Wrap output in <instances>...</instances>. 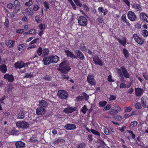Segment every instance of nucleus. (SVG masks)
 Returning a JSON list of instances; mask_svg holds the SVG:
<instances>
[{"instance_id": "nucleus-1", "label": "nucleus", "mask_w": 148, "mask_h": 148, "mask_svg": "<svg viewBox=\"0 0 148 148\" xmlns=\"http://www.w3.org/2000/svg\"><path fill=\"white\" fill-rule=\"evenodd\" d=\"M59 67L60 68L58 70L64 73H67L71 69L68 64L65 61L61 62L59 65Z\"/></svg>"}, {"instance_id": "nucleus-2", "label": "nucleus", "mask_w": 148, "mask_h": 148, "mask_svg": "<svg viewBox=\"0 0 148 148\" xmlns=\"http://www.w3.org/2000/svg\"><path fill=\"white\" fill-rule=\"evenodd\" d=\"M117 71L118 75L121 77H124L126 78H130V75L127 69L123 66L121 67V69H117Z\"/></svg>"}, {"instance_id": "nucleus-3", "label": "nucleus", "mask_w": 148, "mask_h": 148, "mask_svg": "<svg viewBox=\"0 0 148 148\" xmlns=\"http://www.w3.org/2000/svg\"><path fill=\"white\" fill-rule=\"evenodd\" d=\"M16 127L19 128H27L29 126V124L24 121H19L16 123Z\"/></svg>"}, {"instance_id": "nucleus-4", "label": "nucleus", "mask_w": 148, "mask_h": 148, "mask_svg": "<svg viewBox=\"0 0 148 148\" xmlns=\"http://www.w3.org/2000/svg\"><path fill=\"white\" fill-rule=\"evenodd\" d=\"M58 96L61 99H65L68 97V95L66 91L64 90H60L58 91Z\"/></svg>"}, {"instance_id": "nucleus-5", "label": "nucleus", "mask_w": 148, "mask_h": 148, "mask_svg": "<svg viewBox=\"0 0 148 148\" xmlns=\"http://www.w3.org/2000/svg\"><path fill=\"white\" fill-rule=\"evenodd\" d=\"M127 16L128 18L131 21H134L136 19V16L133 12L131 11L128 12Z\"/></svg>"}, {"instance_id": "nucleus-6", "label": "nucleus", "mask_w": 148, "mask_h": 148, "mask_svg": "<svg viewBox=\"0 0 148 148\" xmlns=\"http://www.w3.org/2000/svg\"><path fill=\"white\" fill-rule=\"evenodd\" d=\"M87 20L83 16H81L78 19V22L79 24L82 26H85L87 24Z\"/></svg>"}, {"instance_id": "nucleus-7", "label": "nucleus", "mask_w": 148, "mask_h": 148, "mask_svg": "<svg viewBox=\"0 0 148 148\" xmlns=\"http://www.w3.org/2000/svg\"><path fill=\"white\" fill-rule=\"evenodd\" d=\"M75 58H78L81 60H84L85 59V56L79 50H75Z\"/></svg>"}, {"instance_id": "nucleus-8", "label": "nucleus", "mask_w": 148, "mask_h": 148, "mask_svg": "<svg viewBox=\"0 0 148 148\" xmlns=\"http://www.w3.org/2000/svg\"><path fill=\"white\" fill-rule=\"evenodd\" d=\"M87 81L92 85H94L96 83L94 77L92 75H88L87 77Z\"/></svg>"}, {"instance_id": "nucleus-9", "label": "nucleus", "mask_w": 148, "mask_h": 148, "mask_svg": "<svg viewBox=\"0 0 148 148\" xmlns=\"http://www.w3.org/2000/svg\"><path fill=\"white\" fill-rule=\"evenodd\" d=\"M92 58L93 61L95 64L101 66L103 65L102 61L101 60L100 58L98 56H93Z\"/></svg>"}, {"instance_id": "nucleus-10", "label": "nucleus", "mask_w": 148, "mask_h": 148, "mask_svg": "<svg viewBox=\"0 0 148 148\" xmlns=\"http://www.w3.org/2000/svg\"><path fill=\"white\" fill-rule=\"evenodd\" d=\"M133 38L135 40L139 45H142L143 44L144 42L143 39L141 38L138 36L137 34H134L133 35Z\"/></svg>"}, {"instance_id": "nucleus-11", "label": "nucleus", "mask_w": 148, "mask_h": 148, "mask_svg": "<svg viewBox=\"0 0 148 148\" xmlns=\"http://www.w3.org/2000/svg\"><path fill=\"white\" fill-rule=\"evenodd\" d=\"M46 111L45 108L39 106L36 109V113L37 115H41L45 114Z\"/></svg>"}, {"instance_id": "nucleus-12", "label": "nucleus", "mask_w": 148, "mask_h": 148, "mask_svg": "<svg viewBox=\"0 0 148 148\" xmlns=\"http://www.w3.org/2000/svg\"><path fill=\"white\" fill-rule=\"evenodd\" d=\"M140 19L148 23V15L144 12H141L140 14Z\"/></svg>"}, {"instance_id": "nucleus-13", "label": "nucleus", "mask_w": 148, "mask_h": 148, "mask_svg": "<svg viewBox=\"0 0 148 148\" xmlns=\"http://www.w3.org/2000/svg\"><path fill=\"white\" fill-rule=\"evenodd\" d=\"M147 97L145 96H143L141 100V103L142 106L145 108H148V105L147 102Z\"/></svg>"}, {"instance_id": "nucleus-14", "label": "nucleus", "mask_w": 148, "mask_h": 148, "mask_svg": "<svg viewBox=\"0 0 148 148\" xmlns=\"http://www.w3.org/2000/svg\"><path fill=\"white\" fill-rule=\"evenodd\" d=\"M43 61L44 64L45 65H48L52 63L51 59V56L45 57L43 58Z\"/></svg>"}, {"instance_id": "nucleus-15", "label": "nucleus", "mask_w": 148, "mask_h": 148, "mask_svg": "<svg viewBox=\"0 0 148 148\" xmlns=\"http://www.w3.org/2000/svg\"><path fill=\"white\" fill-rule=\"evenodd\" d=\"M65 128L68 130H73L76 129V126L73 124H68L65 125Z\"/></svg>"}, {"instance_id": "nucleus-16", "label": "nucleus", "mask_w": 148, "mask_h": 148, "mask_svg": "<svg viewBox=\"0 0 148 148\" xmlns=\"http://www.w3.org/2000/svg\"><path fill=\"white\" fill-rule=\"evenodd\" d=\"M76 108L74 107H69L64 109L63 110L64 112L67 114L71 113L74 111H75Z\"/></svg>"}, {"instance_id": "nucleus-17", "label": "nucleus", "mask_w": 148, "mask_h": 148, "mask_svg": "<svg viewBox=\"0 0 148 148\" xmlns=\"http://www.w3.org/2000/svg\"><path fill=\"white\" fill-rule=\"evenodd\" d=\"M39 106L40 107L45 109L47 107L48 104L47 102L44 100H39Z\"/></svg>"}, {"instance_id": "nucleus-18", "label": "nucleus", "mask_w": 148, "mask_h": 148, "mask_svg": "<svg viewBox=\"0 0 148 148\" xmlns=\"http://www.w3.org/2000/svg\"><path fill=\"white\" fill-rule=\"evenodd\" d=\"M4 78L7 79L8 82H12L14 79V78L12 75H9L8 73L5 75Z\"/></svg>"}, {"instance_id": "nucleus-19", "label": "nucleus", "mask_w": 148, "mask_h": 148, "mask_svg": "<svg viewBox=\"0 0 148 148\" xmlns=\"http://www.w3.org/2000/svg\"><path fill=\"white\" fill-rule=\"evenodd\" d=\"M136 95L137 96H140L144 92L143 89L139 88H136L135 89Z\"/></svg>"}, {"instance_id": "nucleus-20", "label": "nucleus", "mask_w": 148, "mask_h": 148, "mask_svg": "<svg viewBox=\"0 0 148 148\" xmlns=\"http://www.w3.org/2000/svg\"><path fill=\"white\" fill-rule=\"evenodd\" d=\"M16 148H24L25 143L22 141H18L15 143Z\"/></svg>"}, {"instance_id": "nucleus-21", "label": "nucleus", "mask_w": 148, "mask_h": 148, "mask_svg": "<svg viewBox=\"0 0 148 148\" xmlns=\"http://www.w3.org/2000/svg\"><path fill=\"white\" fill-rule=\"evenodd\" d=\"M65 52L68 57L74 58H75V56L73 52L71 51L68 50H65Z\"/></svg>"}, {"instance_id": "nucleus-22", "label": "nucleus", "mask_w": 148, "mask_h": 148, "mask_svg": "<svg viewBox=\"0 0 148 148\" xmlns=\"http://www.w3.org/2000/svg\"><path fill=\"white\" fill-rule=\"evenodd\" d=\"M127 134L128 135L127 138L128 139L130 138L134 139L135 138V135L131 130H128Z\"/></svg>"}, {"instance_id": "nucleus-23", "label": "nucleus", "mask_w": 148, "mask_h": 148, "mask_svg": "<svg viewBox=\"0 0 148 148\" xmlns=\"http://www.w3.org/2000/svg\"><path fill=\"white\" fill-rule=\"evenodd\" d=\"M121 19L122 20L124 23H125V25L128 26H130V24L128 21V20L126 18V15L125 14H123L121 17Z\"/></svg>"}, {"instance_id": "nucleus-24", "label": "nucleus", "mask_w": 148, "mask_h": 148, "mask_svg": "<svg viewBox=\"0 0 148 148\" xmlns=\"http://www.w3.org/2000/svg\"><path fill=\"white\" fill-rule=\"evenodd\" d=\"M51 62L52 63H56L58 61L59 57L56 55L51 56Z\"/></svg>"}, {"instance_id": "nucleus-25", "label": "nucleus", "mask_w": 148, "mask_h": 148, "mask_svg": "<svg viewBox=\"0 0 148 148\" xmlns=\"http://www.w3.org/2000/svg\"><path fill=\"white\" fill-rule=\"evenodd\" d=\"M15 41L11 40H8L6 41V45L9 48H11L13 46V44L14 43Z\"/></svg>"}, {"instance_id": "nucleus-26", "label": "nucleus", "mask_w": 148, "mask_h": 148, "mask_svg": "<svg viewBox=\"0 0 148 148\" xmlns=\"http://www.w3.org/2000/svg\"><path fill=\"white\" fill-rule=\"evenodd\" d=\"M132 7L137 12L141 11L142 10V8L138 4L133 5H132Z\"/></svg>"}, {"instance_id": "nucleus-27", "label": "nucleus", "mask_w": 148, "mask_h": 148, "mask_svg": "<svg viewBox=\"0 0 148 148\" xmlns=\"http://www.w3.org/2000/svg\"><path fill=\"white\" fill-rule=\"evenodd\" d=\"M117 40L120 44L123 46H125L126 43V39L125 38H117Z\"/></svg>"}, {"instance_id": "nucleus-28", "label": "nucleus", "mask_w": 148, "mask_h": 148, "mask_svg": "<svg viewBox=\"0 0 148 148\" xmlns=\"http://www.w3.org/2000/svg\"><path fill=\"white\" fill-rule=\"evenodd\" d=\"M17 118L18 119H23L25 117V112H21L16 115Z\"/></svg>"}, {"instance_id": "nucleus-29", "label": "nucleus", "mask_w": 148, "mask_h": 148, "mask_svg": "<svg viewBox=\"0 0 148 148\" xmlns=\"http://www.w3.org/2000/svg\"><path fill=\"white\" fill-rule=\"evenodd\" d=\"M25 11L27 14L30 16L34 14V12L33 9L31 8H28L25 10Z\"/></svg>"}, {"instance_id": "nucleus-30", "label": "nucleus", "mask_w": 148, "mask_h": 148, "mask_svg": "<svg viewBox=\"0 0 148 148\" xmlns=\"http://www.w3.org/2000/svg\"><path fill=\"white\" fill-rule=\"evenodd\" d=\"M23 62L21 61H18L15 63L14 66L15 68L17 69H20L22 68Z\"/></svg>"}, {"instance_id": "nucleus-31", "label": "nucleus", "mask_w": 148, "mask_h": 148, "mask_svg": "<svg viewBox=\"0 0 148 148\" xmlns=\"http://www.w3.org/2000/svg\"><path fill=\"white\" fill-rule=\"evenodd\" d=\"M123 54L125 58L127 59L129 56V51L126 49L124 48L123 49Z\"/></svg>"}, {"instance_id": "nucleus-32", "label": "nucleus", "mask_w": 148, "mask_h": 148, "mask_svg": "<svg viewBox=\"0 0 148 148\" xmlns=\"http://www.w3.org/2000/svg\"><path fill=\"white\" fill-rule=\"evenodd\" d=\"M7 70L6 66L5 64H3L0 66V71L3 73H5Z\"/></svg>"}, {"instance_id": "nucleus-33", "label": "nucleus", "mask_w": 148, "mask_h": 148, "mask_svg": "<svg viewBox=\"0 0 148 148\" xmlns=\"http://www.w3.org/2000/svg\"><path fill=\"white\" fill-rule=\"evenodd\" d=\"M42 47H39L37 50V55L36 54L35 55V56L34 57V58L37 57H38L37 55L40 56L42 54Z\"/></svg>"}, {"instance_id": "nucleus-34", "label": "nucleus", "mask_w": 148, "mask_h": 148, "mask_svg": "<svg viewBox=\"0 0 148 148\" xmlns=\"http://www.w3.org/2000/svg\"><path fill=\"white\" fill-rule=\"evenodd\" d=\"M33 74L31 72L26 73L23 76L24 78H31L33 77Z\"/></svg>"}, {"instance_id": "nucleus-35", "label": "nucleus", "mask_w": 148, "mask_h": 148, "mask_svg": "<svg viewBox=\"0 0 148 148\" xmlns=\"http://www.w3.org/2000/svg\"><path fill=\"white\" fill-rule=\"evenodd\" d=\"M36 33V31L34 29H31L29 32L26 33H25L24 34H30L32 35H35Z\"/></svg>"}, {"instance_id": "nucleus-36", "label": "nucleus", "mask_w": 148, "mask_h": 148, "mask_svg": "<svg viewBox=\"0 0 148 148\" xmlns=\"http://www.w3.org/2000/svg\"><path fill=\"white\" fill-rule=\"evenodd\" d=\"M35 19L38 23H41L42 22V18L39 15H36L35 16Z\"/></svg>"}, {"instance_id": "nucleus-37", "label": "nucleus", "mask_w": 148, "mask_h": 148, "mask_svg": "<svg viewBox=\"0 0 148 148\" xmlns=\"http://www.w3.org/2000/svg\"><path fill=\"white\" fill-rule=\"evenodd\" d=\"M42 52V56H44L48 55L49 53V51L48 49L45 48L43 49Z\"/></svg>"}, {"instance_id": "nucleus-38", "label": "nucleus", "mask_w": 148, "mask_h": 148, "mask_svg": "<svg viewBox=\"0 0 148 148\" xmlns=\"http://www.w3.org/2000/svg\"><path fill=\"white\" fill-rule=\"evenodd\" d=\"M86 144L84 143H82L77 145L76 148H85Z\"/></svg>"}, {"instance_id": "nucleus-39", "label": "nucleus", "mask_w": 148, "mask_h": 148, "mask_svg": "<svg viewBox=\"0 0 148 148\" xmlns=\"http://www.w3.org/2000/svg\"><path fill=\"white\" fill-rule=\"evenodd\" d=\"M64 142V140L61 138H58L54 141L53 143L55 144H57L59 143H62Z\"/></svg>"}, {"instance_id": "nucleus-40", "label": "nucleus", "mask_w": 148, "mask_h": 148, "mask_svg": "<svg viewBox=\"0 0 148 148\" xmlns=\"http://www.w3.org/2000/svg\"><path fill=\"white\" fill-rule=\"evenodd\" d=\"M18 48L19 51H22L25 48V46L23 44H21L18 45Z\"/></svg>"}, {"instance_id": "nucleus-41", "label": "nucleus", "mask_w": 148, "mask_h": 148, "mask_svg": "<svg viewBox=\"0 0 148 148\" xmlns=\"http://www.w3.org/2000/svg\"><path fill=\"white\" fill-rule=\"evenodd\" d=\"M90 131L93 134L96 136H98L99 137H100V134L98 131L92 129H91Z\"/></svg>"}, {"instance_id": "nucleus-42", "label": "nucleus", "mask_w": 148, "mask_h": 148, "mask_svg": "<svg viewBox=\"0 0 148 148\" xmlns=\"http://www.w3.org/2000/svg\"><path fill=\"white\" fill-rule=\"evenodd\" d=\"M107 102L105 101H101L99 103V106L100 107H104L107 104Z\"/></svg>"}, {"instance_id": "nucleus-43", "label": "nucleus", "mask_w": 148, "mask_h": 148, "mask_svg": "<svg viewBox=\"0 0 148 148\" xmlns=\"http://www.w3.org/2000/svg\"><path fill=\"white\" fill-rule=\"evenodd\" d=\"M142 35L144 37H147L148 36V32L147 30H143L142 31Z\"/></svg>"}, {"instance_id": "nucleus-44", "label": "nucleus", "mask_w": 148, "mask_h": 148, "mask_svg": "<svg viewBox=\"0 0 148 148\" xmlns=\"http://www.w3.org/2000/svg\"><path fill=\"white\" fill-rule=\"evenodd\" d=\"M62 78L64 79H68L69 78L68 75L66 73H63L61 75Z\"/></svg>"}, {"instance_id": "nucleus-45", "label": "nucleus", "mask_w": 148, "mask_h": 148, "mask_svg": "<svg viewBox=\"0 0 148 148\" xmlns=\"http://www.w3.org/2000/svg\"><path fill=\"white\" fill-rule=\"evenodd\" d=\"M76 5L77 6L81 7L82 6V4L80 2L79 0H73Z\"/></svg>"}, {"instance_id": "nucleus-46", "label": "nucleus", "mask_w": 148, "mask_h": 148, "mask_svg": "<svg viewBox=\"0 0 148 148\" xmlns=\"http://www.w3.org/2000/svg\"><path fill=\"white\" fill-rule=\"evenodd\" d=\"M135 108L138 109H140L142 108L141 105L140 103H137L135 104Z\"/></svg>"}, {"instance_id": "nucleus-47", "label": "nucleus", "mask_w": 148, "mask_h": 148, "mask_svg": "<svg viewBox=\"0 0 148 148\" xmlns=\"http://www.w3.org/2000/svg\"><path fill=\"white\" fill-rule=\"evenodd\" d=\"M138 122L136 121H135L131 122L130 124L131 126L132 127H136L137 125Z\"/></svg>"}, {"instance_id": "nucleus-48", "label": "nucleus", "mask_w": 148, "mask_h": 148, "mask_svg": "<svg viewBox=\"0 0 148 148\" xmlns=\"http://www.w3.org/2000/svg\"><path fill=\"white\" fill-rule=\"evenodd\" d=\"M132 110V108L130 106L125 108V112H129Z\"/></svg>"}, {"instance_id": "nucleus-49", "label": "nucleus", "mask_w": 148, "mask_h": 148, "mask_svg": "<svg viewBox=\"0 0 148 148\" xmlns=\"http://www.w3.org/2000/svg\"><path fill=\"white\" fill-rule=\"evenodd\" d=\"M83 99V97L82 96H79L77 97L75 99V100L76 101H82Z\"/></svg>"}, {"instance_id": "nucleus-50", "label": "nucleus", "mask_w": 148, "mask_h": 148, "mask_svg": "<svg viewBox=\"0 0 148 148\" xmlns=\"http://www.w3.org/2000/svg\"><path fill=\"white\" fill-rule=\"evenodd\" d=\"M33 4L32 0H29L28 2H27L25 3V5L27 6H30Z\"/></svg>"}, {"instance_id": "nucleus-51", "label": "nucleus", "mask_w": 148, "mask_h": 148, "mask_svg": "<svg viewBox=\"0 0 148 148\" xmlns=\"http://www.w3.org/2000/svg\"><path fill=\"white\" fill-rule=\"evenodd\" d=\"M16 33L19 34H22L24 32V30L23 29H18L16 30Z\"/></svg>"}, {"instance_id": "nucleus-52", "label": "nucleus", "mask_w": 148, "mask_h": 148, "mask_svg": "<svg viewBox=\"0 0 148 148\" xmlns=\"http://www.w3.org/2000/svg\"><path fill=\"white\" fill-rule=\"evenodd\" d=\"M108 81L110 82H114V80L112 79V76L110 75H109L108 78Z\"/></svg>"}, {"instance_id": "nucleus-53", "label": "nucleus", "mask_w": 148, "mask_h": 148, "mask_svg": "<svg viewBox=\"0 0 148 148\" xmlns=\"http://www.w3.org/2000/svg\"><path fill=\"white\" fill-rule=\"evenodd\" d=\"M43 78L47 81H50L51 80V77L49 75H46L43 77Z\"/></svg>"}, {"instance_id": "nucleus-54", "label": "nucleus", "mask_w": 148, "mask_h": 148, "mask_svg": "<svg viewBox=\"0 0 148 148\" xmlns=\"http://www.w3.org/2000/svg\"><path fill=\"white\" fill-rule=\"evenodd\" d=\"M98 12L102 14L104 12V8L102 7H99L98 9Z\"/></svg>"}, {"instance_id": "nucleus-55", "label": "nucleus", "mask_w": 148, "mask_h": 148, "mask_svg": "<svg viewBox=\"0 0 148 148\" xmlns=\"http://www.w3.org/2000/svg\"><path fill=\"white\" fill-rule=\"evenodd\" d=\"M111 106L109 104L107 105L106 106L104 107L103 109L104 111H106L107 110H109L111 108Z\"/></svg>"}, {"instance_id": "nucleus-56", "label": "nucleus", "mask_w": 148, "mask_h": 148, "mask_svg": "<svg viewBox=\"0 0 148 148\" xmlns=\"http://www.w3.org/2000/svg\"><path fill=\"white\" fill-rule=\"evenodd\" d=\"M14 4L15 7H20V2L17 0H15Z\"/></svg>"}, {"instance_id": "nucleus-57", "label": "nucleus", "mask_w": 148, "mask_h": 148, "mask_svg": "<svg viewBox=\"0 0 148 148\" xmlns=\"http://www.w3.org/2000/svg\"><path fill=\"white\" fill-rule=\"evenodd\" d=\"M30 62H26L24 63L23 62L22 63V68L23 67H27L29 65H30Z\"/></svg>"}, {"instance_id": "nucleus-58", "label": "nucleus", "mask_w": 148, "mask_h": 148, "mask_svg": "<svg viewBox=\"0 0 148 148\" xmlns=\"http://www.w3.org/2000/svg\"><path fill=\"white\" fill-rule=\"evenodd\" d=\"M117 113L116 110L112 109L110 112V114L111 115H114Z\"/></svg>"}, {"instance_id": "nucleus-59", "label": "nucleus", "mask_w": 148, "mask_h": 148, "mask_svg": "<svg viewBox=\"0 0 148 148\" xmlns=\"http://www.w3.org/2000/svg\"><path fill=\"white\" fill-rule=\"evenodd\" d=\"M43 4L45 7L46 8V10H47V9L49 8L48 3L47 2L45 1L44 2Z\"/></svg>"}, {"instance_id": "nucleus-60", "label": "nucleus", "mask_w": 148, "mask_h": 148, "mask_svg": "<svg viewBox=\"0 0 148 148\" xmlns=\"http://www.w3.org/2000/svg\"><path fill=\"white\" fill-rule=\"evenodd\" d=\"M82 110V112L84 114H85L86 113V112L87 110V108L86 107V105H84V106Z\"/></svg>"}, {"instance_id": "nucleus-61", "label": "nucleus", "mask_w": 148, "mask_h": 148, "mask_svg": "<svg viewBox=\"0 0 148 148\" xmlns=\"http://www.w3.org/2000/svg\"><path fill=\"white\" fill-rule=\"evenodd\" d=\"M39 7L37 5H34L33 6V10L34 11H37L39 9Z\"/></svg>"}, {"instance_id": "nucleus-62", "label": "nucleus", "mask_w": 148, "mask_h": 148, "mask_svg": "<svg viewBox=\"0 0 148 148\" xmlns=\"http://www.w3.org/2000/svg\"><path fill=\"white\" fill-rule=\"evenodd\" d=\"M20 11V7H15L14 10V12L15 13L18 12Z\"/></svg>"}, {"instance_id": "nucleus-63", "label": "nucleus", "mask_w": 148, "mask_h": 148, "mask_svg": "<svg viewBox=\"0 0 148 148\" xmlns=\"http://www.w3.org/2000/svg\"><path fill=\"white\" fill-rule=\"evenodd\" d=\"M115 118L118 121H121L122 119V116L120 115H117L115 116Z\"/></svg>"}, {"instance_id": "nucleus-64", "label": "nucleus", "mask_w": 148, "mask_h": 148, "mask_svg": "<svg viewBox=\"0 0 148 148\" xmlns=\"http://www.w3.org/2000/svg\"><path fill=\"white\" fill-rule=\"evenodd\" d=\"M120 88H126V85L124 83H122L120 85Z\"/></svg>"}]
</instances>
